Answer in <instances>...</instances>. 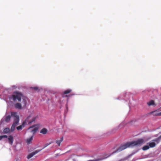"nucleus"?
I'll return each mask as SVG.
<instances>
[{
    "label": "nucleus",
    "instance_id": "nucleus-17",
    "mask_svg": "<svg viewBox=\"0 0 161 161\" xmlns=\"http://www.w3.org/2000/svg\"><path fill=\"white\" fill-rule=\"evenodd\" d=\"M3 131L5 133H8L10 132V129L8 128H6L3 130Z\"/></svg>",
    "mask_w": 161,
    "mask_h": 161
},
{
    "label": "nucleus",
    "instance_id": "nucleus-21",
    "mask_svg": "<svg viewBox=\"0 0 161 161\" xmlns=\"http://www.w3.org/2000/svg\"><path fill=\"white\" fill-rule=\"evenodd\" d=\"M8 136L7 135L0 136V140H1L3 138H7Z\"/></svg>",
    "mask_w": 161,
    "mask_h": 161
},
{
    "label": "nucleus",
    "instance_id": "nucleus-22",
    "mask_svg": "<svg viewBox=\"0 0 161 161\" xmlns=\"http://www.w3.org/2000/svg\"><path fill=\"white\" fill-rule=\"evenodd\" d=\"M39 125H33L32 126H31V127H30L29 128V129H31V128L34 127H36V126H39Z\"/></svg>",
    "mask_w": 161,
    "mask_h": 161
},
{
    "label": "nucleus",
    "instance_id": "nucleus-5",
    "mask_svg": "<svg viewBox=\"0 0 161 161\" xmlns=\"http://www.w3.org/2000/svg\"><path fill=\"white\" fill-rule=\"evenodd\" d=\"M40 150H36L34 152H33L31 153H30L27 156V158L28 159H29L31 158L34 155L36 154L37 153H38L39 152H40Z\"/></svg>",
    "mask_w": 161,
    "mask_h": 161
},
{
    "label": "nucleus",
    "instance_id": "nucleus-6",
    "mask_svg": "<svg viewBox=\"0 0 161 161\" xmlns=\"http://www.w3.org/2000/svg\"><path fill=\"white\" fill-rule=\"evenodd\" d=\"M71 91V90L70 89H68L65 91H64L63 94H62V96L63 97H69V95H65L67 94H68L70 93Z\"/></svg>",
    "mask_w": 161,
    "mask_h": 161
},
{
    "label": "nucleus",
    "instance_id": "nucleus-11",
    "mask_svg": "<svg viewBox=\"0 0 161 161\" xmlns=\"http://www.w3.org/2000/svg\"><path fill=\"white\" fill-rule=\"evenodd\" d=\"M148 144H149V147L151 148L153 147H155L156 145L155 143L153 142H149Z\"/></svg>",
    "mask_w": 161,
    "mask_h": 161
},
{
    "label": "nucleus",
    "instance_id": "nucleus-25",
    "mask_svg": "<svg viewBox=\"0 0 161 161\" xmlns=\"http://www.w3.org/2000/svg\"><path fill=\"white\" fill-rule=\"evenodd\" d=\"M160 108H161V107Z\"/></svg>",
    "mask_w": 161,
    "mask_h": 161
},
{
    "label": "nucleus",
    "instance_id": "nucleus-20",
    "mask_svg": "<svg viewBox=\"0 0 161 161\" xmlns=\"http://www.w3.org/2000/svg\"><path fill=\"white\" fill-rule=\"evenodd\" d=\"M38 127H36L33 129L32 130H31V132H33V133H36L38 130Z\"/></svg>",
    "mask_w": 161,
    "mask_h": 161
},
{
    "label": "nucleus",
    "instance_id": "nucleus-15",
    "mask_svg": "<svg viewBox=\"0 0 161 161\" xmlns=\"http://www.w3.org/2000/svg\"><path fill=\"white\" fill-rule=\"evenodd\" d=\"M161 139V135L158 138L154 140L153 141L156 142L157 143H158L160 141V140Z\"/></svg>",
    "mask_w": 161,
    "mask_h": 161
},
{
    "label": "nucleus",
    "instance_id": "nucleus-1",
    "mask_svg": "<svg viewBox=\"0 0 161 161\" xmlns=\"http://www.w3.org/2000/svg\"><path fill=\"white\" fill-rule=\"evenodd\" d=\"M144 142V141L143 139H140L136 141L126 142L120 146L114 152L111 154L116 152H120L130 147L140 146Z\"/></svg>",
    "mask_w": 161,
    "mask_h": 161
},
{
    "label": "nucleus",
    "instance_id": "nucleus-10",
    "mask_svg": "<svg viewBox=\"0 0 161 161\" xmlns=\"http://www.w3.org/2000/svg\"><path fill=\"white\" fill-rule=\"evenodd\" d=\"M47 132V130L46 128H43L40 131V133L43 134H45Z\"/></svg>",
    "mask_w": 161,
    "mask_h": 161
},
{
    "label": "nucleus",
    "instance_id": "nucleus-4",
    "mask_svg": "<svg viewBox=\"0 0 161 161\" xmlns=\"http://www.w3.org/2000/svg\"><path fill=\"white\" fill-rule=\"evenodd\" d=\"M11 115L14 118V122L11 126V129L12 131H13L14 130L16 126L18 124L19 119V116L17 114L16 112H11Z\"/></svg>",
    "mask_w": 161,
    "mask_h": 161
},
{
    "label": "nucleus",
    "instance_id": "nucleus-9",
    "mask_svg": "<svg viewBox=\"0 0 161 161\" xmlns=\"http://www.w3.org/2000/svg\"><path fill=\"white\" fill-rule=\"evenodd\" d=\"M15 107L16 108L18 109H21L22 108V106L20 103H17L15 105Z\"/></svg>",
    "mask_w": 161,
    "mask_h": 161
},
{
    "label": "nucleus",
    "instance_id": "nucleus-23",
    "mask_svg": "<svg viewBox=\"0 0 161 161\" xmlns=\"http://www.w3.org/2000/svg\"><path fill=\"white\" fill-rule=\"evenodd\" d=\"M52 143H53V142H51L48 144V143L46 144L45 145V146L43 148L46 147H47V146H48L50 144H51Z\"/></svg>",
    "mask_w": 161,
    "mask_h": 161
},
{
    "label": "nucleus",
    "instance_id": "nucleus-19",
    "mask_svg": "<svg viewBox=\"0 0 161 161\" xmlns=\"http://www.w3.org/2000/svg\"><path fill=\"white\" fill-rule=\"evenodd\" d=\"M149 146L145 145L142 147V149L143 150L145 151L149 149Z\"/></svg>",
    "mask_w": 161,
    "mask_h": 161
},
{
    "label": "nucleus",
    "instance_id": "nucleus-13",
    "mask_svg": "<svg viewBox=\"0 0 161 161\" xmlns=\"http://www.w3.org/2000/svg\"><path fill=\"white\" fill-rule=\"evenodd\" d=\"M63 137H61V139L59 140H57L56 141V143L58 145V146H60V145L61 143L63 141Z\"/></svg>",
    "mask_w": 161,
    "mask_h": 161
},
{
    "label": "nucleus",
    "instance_id": "nucleus-16",
    "mask_svg": "<svg viewBox=\"0 0 161 161\" xmlns=\"http://www.w3.org/2000/svg\"><path fill=\"white\" fill-rule=\"evenodd\" d=\"M147 104L149 106L153 105H154V102L153 100H151L147 103Z\"/></svg>",
    "mask_w": 161,
    "mask_h": 161
},
{
    "label": "nucleus",
    "instance_id": "nucleus-7",
    "mask_svg": "<svg viewBox=\"0 0 161 161\" xmlns=\"http://www.w3.org/2000/svg\"><path fill=\"white\" fill-rule=\"evenodd\" d=\"M150 114H153L154 116H161V112H159L157 110L152 111L150 113Z\"/></svg>",
    "mask_w": 161,
    "mask_h": 161
},
{
    "label": "nucleus",
    "instance_id": "nucleus-24",
    "mask_svg": "<svg viewBox=\"0 0 161 161\" xmlns=\"http://www.w3.org/2000/svg\"><path fill=\"white\" fill-rule=\"evenodd\" d=\"M33 89L36 91L38 90V88L37 87H33Z\"/></svg>",
    "mask_w": 161,
    "mask_h": 161
},
{
    "label": "nucleus",
    "instance_id": "nucleus-2",
    "mask_svg": "<svg viewBox=\"0 0 161 161\" xmlns=\"http://www.w3.org/2000/svg\"><path fill=\"white\" fill-rule=\"evenodd\" d=\"M12 97L14 101H15L16 99H17L18 101L20 102L21 100V99L22 98L23 106H26L27 104V98L26 97L24 96L21 93L18 92H14V94L12 96Z\"/></svg>",
    "mask_w": 161,
    "mask_h": 161
},
{
    "label": "nucleus",
    "instance_id": "nucleus-8",
    "mask_svg": "<svg viewBox=\"0 0 161 161\" xmlns=\"http://www.w3.org/2000/svg\"><path fill=\"white\" fill-rule=\"evenodd\" d=\"M8 140L9 143L11 145H12L14 141L13 136L11 135L9 136L8 138Z\"/></svg>",
    "mask_w": 161,
    "mask_h": 161
},
{
    "label": "nucleus",
    "instance_id": "nucleus-14",
    "mask_svg": "<svg viewBox=\"0 0 161 161\" xmlns=\"http://www.w3.org/2000/svg\"><path fill=\"white\" fill-rule=\"evenodd\" d=\"M11 119V116L10 115H8L6 116L5 119V121L6 122H8Z\"/></svg>",
    "mask_w": 161,
    "mask_h": 161
},
{
    "label": "nucleus",
    "instance_id": "nucleus-18",
    "mask_svg": "<svg viewBox=\"0 0 161 161\" xmlns=\"http://www.w3.org/2000/svg\"><path fill=\"white\" fill-rule=\"evenodd\" d=\"M33 137V136H32L30 138H29L27 139L26 142L27 144H30L32 140Z\"/></svg>",
    "mask_w": 161,
    "mask_h": 161
},
{
    "label": "nucleus",
    "instance_id": "nucleus-3",
    "mask_svg": "<svg viewBox=\"0 0 161 161\" xmlns=\"http://www.w3.org/2000/svg\"><path fill=\"white\" fill-rule=\"evenodd\" d=\"M38 117V116L35 115L33 112H30L24 122L25 124L30 125L34 122Z\"/></svg>",
    "mask_w": 161,
    "mask_h": 161
},
{
    "label": "nucleus",
    "instance_id": "nucleus-12",
    "mask_svg": "<svg viewBox=\"0 0 161 161\" xmlns=\"http://www.w3.org/2000/svg\"><path fill=\"white\" fill-rule=\"evenodd\" d=\"M25 124L24 123V122L23 123L22 125H19L16 127V129L18 130H21L22 129V127H24L25 126Z\"/></svg>",
    "mask_w": 161,
    "mask_h": 161
}]
</instances>
